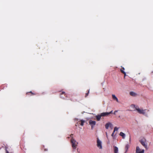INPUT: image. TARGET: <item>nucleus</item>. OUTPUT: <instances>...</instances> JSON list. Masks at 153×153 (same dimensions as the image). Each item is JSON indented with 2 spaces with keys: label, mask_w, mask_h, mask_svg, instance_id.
Returning <instances> with one entry per match:
<instances>
[{
  "label": "nucleus",
  "mask_w": 153,
  "mask_h": 153,
  "mask_svg": "<svg viewBox=\"0 0 153 153\" xmlns=\"http://www.w3.org/2000/svg\"><path fill=\"white\" fill-rule=\"evenodd\" d=\"M131 107L135 109L134 111L137 110V112L140 114H144L145 113L146 110L140 109L138 106H135V105L132 104L131 105Z\"/></svg>",
  "instance_id": "nucleus-1"
},
{
  "label": "nucleus",
  "mask_w": 153,
  "mask_h": 153,
  "mask_svg": "<svg viewBox=\"0 0 153 153\" xmlns=\"http://www.w3.org/2000/svg\"><path fill=\"white\" fill-rule=\"evenodd\" d=\"M71 142L72 144V146L73 149L75 150L77 146L78 143L76 142V140L74 139L73 138L71 140Z\"/></svg>",
  "instance_id": "nucleus-2"
},
{
  "label": "nucleus",
  "mask_w": 153,
  "mask_h": 153,
  "mask_svg": "<svg viewBox=\"0 0 153 153\" xmlns=\"http://www.w3.org/2000/svg\"><path fill=\"white\" fill-rule=\"evenodd\" d=\"M141 144L146 149L147 148V145L146 142V140L144 138L140 140Z\"/></svg>",
  "instance_id": "nucleus-3"
},
{
  "label": "nucleus",
  "mask_w": 153,
  "mask_h": 153,
  "mask_svg": "<svg viewBox=\"0 0 153 153\" xmlns=\"http://www.w3.org/2000/svg\"><path fill=\"white\" fill-rule=\"evenodd\" d=\"M96 122L94 121H93L91 120H89V123L91 126V129L93 128L94 126L96 125Z\"/></svg>",
  "instance_id": "nucleus-4"
},
{
  "label": "nucleus",
  "mask_w": 153,
  "mask_h": 153,
  "mask_svg": "<svg viewBox=\"0 0 153 153\" xmlns=\"http://www.w3.org/2000/svg\"><path fill=\"white\" fill-rule=\"evenodd\" d=\"M97 146L100 149L102 148V146L101 141L97 139Z\"/></svg>",
  "instance_id": "nucleus-5"
},
{
  "label": "nucleus",
  "mask_w": 153,
  "mask_h": 153,
  "mask_svg": "<svg viewBox=\"0 0 153 153\" xmlns=\"http://www.w3.org/2000/svg\"><path fill=\"white\" fill-rule=\"evenodd\" d=\"M113 125L110 123H106L105 125V128L107 129H108L109 127L111 129H112L113 128Z\"/></svg>",
  "instance_id": "nucleus-6"
},
{
  "label": "nucleus",
  "mask_w": 153,
  "mask_h": 153,
  "mask_svg": "<svg viewBox=\"0 0 153 153\" xmlns=\"http://www.w3.org/2000/svg\"><path fill=\"white\" fill-rule=\"evenodd\" d=\"M112 111L109 112H103L101 113L100 114L102 117H105L108 116L110 114Z\"/></svg>",
  "instance_id": "nucleus-7"
},
{
  "label": "nucleus",
  "mask_w": 153,
  "mask_h": 153,
  "mask_svg": "<svg viewBox=\"0 0 153 153\" xmlns=\"http://www.w3.org/2000/svg\"><path fill=\"white\" fill-rule=\"evenodd\" d=\"M66 96V94L64 92H62L60 94V97L61 98L65 99V97Z\"/></svg>",
  "instance_id": "nucleus-8"
},
{
  "label": "nucleus",
  "mask_w": 153,
  "mask_h": 153,
  "mask_svg": "<svg viewBox=\"0 0 153 153\" xmlns=\"http://www.w3.org/2000/svg\"><path fill=\"white\" fill-rule=\"evenodd\" d=\"M129 94L131 96L134 97H136L137 95V93L133 91L130 92Z\"/></svg>",
  "instance_id": "nucleus-9"
},
{
  "label": "nucleus",
  "mask_w": 153,
  "mask_h": 153,
  "mask_svg": "<svg viewBox=\"0 0 153 153\" xmlns=\"http://www.w3.org/2000/svg\"><path fill=\"white\" fill-rule=\"evenodd\" d=\"M119 135L122 137L123 139H124L125 138L126 136L125 134L122 132H121L120 133Z\"/></svg>",
  "instance_id": "nucleus-10"
},
{
  "label": "nucleus",
  "mask_w": 153,
  "mask_h": 153,
  "mask_svg": "<svg viewBox=\"0 0 153 153\" xmlns=\"http://www.w3.org/2000/svg\"><path fill=\"white\" fill-rule=\"evenodd\" d=\"M124 70L125 68H122L120 69L121 72L124 74V78H125L126 76V73L124 71Z\"/></svg>",
  "instance_id": "nucleus-11"
},
{
  "label": "nucleus",
  "mask_w": 153,
  "mask_h": 153,
  "mask_svg": "<svg viewBox=\"0 0 153 153\" xmlns=\"http://www.w3.org/2000/svg\"><path fill=\"white\" fill-rule=\"evenodd\" d=\"M101 114L100 115H98L96 116V118L97 119V121H99L101 117Z\"/></svg>",
  "instance_id": "nucleus-12"
},
{
  "label": "nucleus",
  "mask_w": 153,
  "mask_h": 153,
  "mask_svg": "<svg viewBox=\"0 0 153 153\" xmlns=\"http://www.w3.org/2000/svg\"><path fill=\"white\" fill-rule=\"evenodd\" d=\"M30 93L31 94V95H36V94L35 93H33L31 91H30L29 92H27L26 94L27 95H29V94Z\"/></svg>",
  "instance_id": "nucleus-13"
},
{
  "label": "nucleus",
  "mask_w": 153,
  "mask_h": 153,
  "mask_svg": "<svg viewBox=\"0 0 153 153\" xmlns=\"http://www.w3.org/2000/svg\"><path fill=\"white\" fill-rule=\"evenodd\" d=\"M129 145L128 144H127L126 145L125 149V150H126V152L128 150L129 148Z\"/></svg>",
  "instance_id": "nucleus-14"
},
{
  "label": "nucleus",
  "mask_w": 153,
  "mask_h": 153,
  "mask_svg": "<svg viewBox=\"0 0 153 153\" xmlns=\"http://www.w3.org/2000/svg\"><path fill=\"white\" fill-rule=\"evenodd\" d=\"M140 149L138 146H137L136 149V153L138 152V151H140Z\"/></svg>",
  "instance_id": "nucleus-15"
},
{
  "label": "nucleus",
  "mask_w": 153,
  "mask_h": 153,
  "mask_svg": "<svg viewBox=\"0 0 153 153\" xmlns=\"http://www.w3.org/2000/svg\"><path fill=\"white\" fill-rule=\"evenodd\" d=\"M85 122V121L83 120H81V124L80 125L82 126H83L84 125V123Z\"/></svg>",
  "instance_id": "nucleus-16"
},
{
  "label": "nucleus",
  "mask_w": 153,
  "mask_h": 153,
  "mask_svg": "<svg viewBox=\"0 0 153 153\" xmlns=\"http://www.w3.org/2000/svg\"><path fill=\"white\" fill-rule=\"evenodd\" d=\"M89 93V90L88 91V92L85 94V97H87L88 96Z\"/></svg>",
  "instance_id": "nucleus-17"
},
{
  "label": "nucleus",
  "mask_w": 153,
  "mask_h": 153,
  "mask_svg": "<svg viewBox=\"0 0 153 153\" xmlns=\"http://www.w3.org/2000/svg\"><path fill=\"white\" fill-rule=\"evenodd\" d=\"M144 153V150L143 149L142 150L140 151H138V152H136V153Z\"/></svg>",
  "instance_id": "nucleus-18"
},
{
  "label": "nucleus",
  "mask_w": 153,
  "mask_h": 153,
  "mask_svg": "<svg viewBox=\"0 0 153 153\" xmlns=\"http://www.w3.org/2000/svg\"><path fill=\"white\" fill-rule=\"evenodd\" d=\"M118 148L117 147L115 146V153H118Z\"/></svg>",
  "instance_id": "nucleus-19"
},
{
  "label": "nucleus",
  "mask_w": 153,
  "mask_h": 153,
  "mask_svg": "<svg viewBox=\"0 0 153 153\" xmlns=\"http://www.w3.org/2000/svg\"><path fill=\"white\" fill-rule=\"evenodd\" d=\"M114 132H115V128H114V130H113V133L111 135L112 137H113V135H114Z\"/></svg>",
  "instance_id": "nucleus-20"
},
{
  "label": "nucleus",
  "mask_w": 153,
  "mask_h": 153,
  "mask_svg": "<svg viewBox=\"0 0 153 153\" xmlns=\"http://www.w3.org/2000/svg\"><path fill=\"white\" fill-rule=\"evenodd\" d=\"M115 101H116L117 102H119L117 98L116 97H115Z\"/></svg>",
  "instance_id": "nucleus-21"
},
{
  "label": "nucleus",
  "mask_w": 153,
  "mask_h": 153,
  "mask_svg": "<svg viewBox=\"0 0 153 153\" xmlns=\"http://www.w3.org/2000/svg\"><path fill=\"white\" fill-rule=\"evenodd\" d=\"M118 128L115 127V131H117L118 130Z\"/></svg>",
  "instance_id": "nucleus-22"
},
{
  "label": "nucleus",
  "mask_w": 153,
  "mask_h": 153,
  "mask_svg": "<svg viewBox=\"0 0 153 153\" xmlns=\"http://www.w3.org/2000/svg\"><path fill=\"white\" fill-rule=\"evenodd\" d=\"M112 97L114 99H115V95H112Z\"/></svg>",
  "instance_id": "nucleus-23"
},
{
  "label": "nucleus",
  "mask_w": 153,
  "mask_h": 153,
  "mask_svg": "<svg viewBox=\"0 0 153 153\" xmlns=\"http://www.w3.org/2000/svg\"><path fill=\"white\" fill-rule=\"evenodd\" d=\"M114 152L115 153V146H113Z\"/></svg>",
  "instance_id": "nucleus-24"
},
{
  "label": "nucleus",
  "mask_w": 153,
  "mask_h": 153,
  "mask_svg": "<svg viewBox=\"0 0 153 153\" xmlns=\"http://www.w3.org/2000/svg\"><path fill=\"white\" fill-rule=\"evenodd\" d=\"M73 134H71V135H70V137H72V138H73Z\"/></svg>",
  "instance_id": "nucleus-25"
},
{
  "label": "nucleus",
  "mask_w": 153,
  "mask_h": 153,
  "mask_svg": "<svg viewBox=\"0 0 153 153\" xmlns=\"http://www.w3.org/2000/svg\"><path fill=\"white\" fill-rule=\"evenodd\" d=\"M106 137H107V138L108 139V135H107V132H106Z\"/></svg>",
  "instance_id": "nucleus-26"
},
{
  "label": "nucleus",
  "mask_w": 153,
  "mask_h": 153,
  "mask_svg": "<svg viewBox=\"0 0 153 153\" xmlns=\"http://www.w3.org/2000/svg\"><path fill=\"white\" fill-rule=\"evenodd\" d=\"M131 140V137L130 136L129 141Z\"/></svg>",
  "instance_id": "nucleus-27"
},
{
  "label": "nucleus",
  "mask_w": 153,
  "mask_h": 153,
  "mask_svg": "<svg viewBox=\"0 0 153 153\" xmlns=\"http://www.w3.org/2000/svg\"><path fill=\"white\" fill-rule=\"evenodd\" d=\"M117 112V111H115V112Z\"/></svg>",
  "instance_id": "nucleus-28"
}]
</instances>
